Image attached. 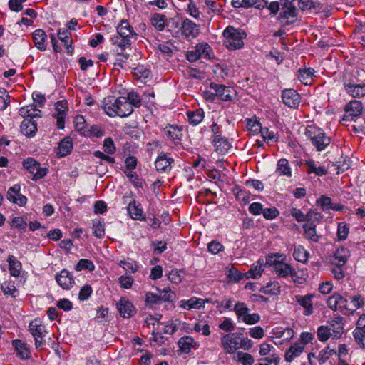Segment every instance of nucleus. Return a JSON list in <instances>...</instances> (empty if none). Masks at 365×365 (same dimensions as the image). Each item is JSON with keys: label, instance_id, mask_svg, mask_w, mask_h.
Instances as JSON below:
<instances>
[{"label": "nucleus", "instance_id": "obj_1", "mask_svg": "<svg viewBox=\"0 0 365 365\" xmlns=\"http://www.w3.org/2000/svg\"><path fill=\"white\" fill-rule=\"evenodd\" d=\"M118 35L111 38L113 44L118 46L121 49L129 47L132 43V39L136 38L138 34L129 22L123 19L117 27Z\"/></svg>", "mask_w": 365, "mask_h": 365}, {"label": "nucleus", "instance_id": "obj_2", "mask_svg": "<svg viewBox=\"0 0 365 365\" xmlns=\"http://www.w3.org/2000/svg\"><path fill=\"white\" fill-rule=\"evenodd\" d=\"M285 259L284 255L274 254L267 257L266 264L274 267V270L279 277L295 276V269L291 265L284 262Z\"/></svg>", "mask_w": 365, "mask_h": 365}, {"label": "nucleus", "instance_id": "obj_3", "mask_svg": "<svg viewBox=\"0 0 365 365\" xmlns=\"http://www.w3.org/2000/svg\"><path fill=\"white\" fill-rule=\"evenodd\" d=\"M246 35L242 29L228 26L223 31L224 45L229 49H240L244 46L243 39Z\"/></svg>", "mask_w": 365, "mask_h": 365}, {"label": "nucleus", "instance_id": "obj_4", "mask_svg": "<svg viewBox=\"0 0 365 365\" xmlns=\"http://www.w3.org/2000/svg\"><path fill=\"white\" fill-rule=\"evenodd\" d=\"M305 135L311 140L317 151L324 150L331 143V138L322 129L312 125L307 127Z\"/></svg>", "mask_w": 365, "mask_h": 365}, {"label": "nucleus", "instance_id": "obj_5", "mask_svg": "<svg viewBox=\"0 0 365 365\" xmlns=\"http://www.w3.org/2000/svg\"><path fill=\"white\" fill-rule=\"evenodd\" d=\"M329 308L334 311H339L344 314H353L354 310L347 307V300L339 294H334L327 299Z\"/></svg>", "mask_w": 365, "mask_h": 365}, {"label": "nucleus", "instance_id": "obj_6", "mask_svg": "<svg viewBox=\"0 0 365 365\" xmlns=\"http://www.w3.org/2000/svg\"><path fill=\"white\" fill-rule=\"evenodd\" d=\"M23 166L33 175V180L43 178L48 172L47 168L41 167L40 163L32 158L25 159L23 161Z\"/></svg>", "mask_w": 365, "mask_h": 365}, {"label": "nucleus", "instance_id": "obj_7", "mask_svg": "<svg viewBox=\"0 0 365 365\" xmlns=\"http://www.w3.org/2000/svg\"><path fill=\"white\" fill-rule=\"evenodd\" d=\"M298 15L297 7L291 1H284L282 11L278 16L279 20H285L284 25H290L296 22Z\"/></svg>", "mask_w": 365, "mask_h": 365}, {"label": "nucleus", "instance_id": "obj_8", "mask_svg": "<svg viewBox=\"0 0 365 365\" xmlns=\"http://www.w3.org/2000/svg\"><path fill=\"white\" fill-rule=\"evenodd\" d=\"M343 86L345 91L354 98L365 96V83H356L353 79L343 78Z\"/></svg>", "mask_w": 365, "mask_h": 365}, {"label": "nucleus", "instance_id": "obj_9", "mask_svg": "<svg viewBox=\"0 0 365 365\" xmlns=\"http://www.w3.org/2000/svg\"><path fill=\"white\" fill-rule=\"evenodd\" d=\"M363 105L360 101L352 100L347 103L344 108L345 114L341 118V123L345 125L344 122L353 120L354 118L359 117L361 115Z\"/></svg>", "mask_w": 365, "mask_h": 365}, {"label": "nucleus", "instance_id": "obj_10", "mask_svg": "<svg viewBox=\"0 0 365 365\" xmlns=\"http://www.w3.org/2000/svg\"><path fill=\"white\" fill-rule=\"evenodd\" d=\"M212 56V48L207 43L197 44L194 50L187 52L186 58L190 62H194L200 58L209 59Z\"/></svg>", "mask_w": 365, "mask_h": 365}, {"label": "nucleus", "instance_id": "obj_11", "mask_svg": "<svg viewBox=\"0 0 365 365\" xmlns=\"http://www.w3.org/2000/svg\"><path fill=\"white\" fill-rule=\"evenodd\" d=\"M221 343L224 350L229 354H233L236 350L240 349V337L237 336L235 333L223 336Z\"/></svg>", "mask_w": 365, "mask_h": 365}, {"label": "nucleus", "instance_id": "obj_12", "mask_svg": "<svg viewBox=\"0 0 365 365\" xmlns=\"http://www.w3.org/2000/svg\"><path fill=\"white\" fill-rule=\"evenodd\" d=\"M282 99L286 106L294 108H297L301 102L299 94L292 88L286 89L282 91Z\"/></svg>", "mask_w": 365, "mask_h": 365}, {"label": "nucleus", "instance_id": "obj_13", "mask_svg": "<svg viewBox=\"0 0 365 365\" xmlns=\"http://www.w3.org/2000/svg\"><path fill=\"white\" fill-rule=\"evenodd\" d=\"M164 134L174 145L180 144L182 137V128L175 125H168L163 128Z\"/></svg>", "mask_w": 365, "mask_h": 365}, {"label": "nucleus", "instance_id": "obj_14", "mask_svg": "<svg viewBox=\"0 0 365 365\" xmlns=\"http://www.w3.org/2000/svg\"><path fill=\"white\" fill-rule=\"evenodd\" d=\"M117 309L123 318H129L136 313L133 303L125 297H122L117 303Z\"/></svg>", "mask_w": 365, "mask_h": 365}, {"label": "nucleus", "instance_id": "obj_15", "mask_svg": "<svg viewBox=\"0 0 365 365\" xmlns=\"http://www.w3.org/2000/svg\"><path fill=\"white\" fill-rule=\"evenodd\" d=\"M313 294H308L306 295H295L294 300L304 308V314L309 316L314 312V307L312 303Z\"/></svg>", "mask_w": 365, "mask_h": 365}, {"label": "nucleus", "instance_id": "obj_16", "mask_svg": "<svg viewBox=\"0 0 365 365\" xmlns=\"http://www.w3.org/2000/svg\"><path fill=\"white\" fill-rule=\"evenodd\" d=\"M349 257V250L344 247H340L330 256L329 261L332 265H345Z\"/></svg>", "mask_w": 365, "mask_h": 365}, {"label": "nucleus", "instance_id": "obj_17", "mask_svg": "<svg viewBox=\"0 0 365 365\" xmlns=\"http://www.w3.org/2000/svg\"><path fill=\"white\" fill-rule=\"evenodd\" d=\"M7 199L19 206L25 205L27 201L26 197L20 193V186L19 185H14L9 189Z\"/></svg>", "mask_w": 365, "mask_h": 365}, {"label": "nucleus", "instance_id": "obj_18", "mask_svg": "<svg viewBox=\"0 0 365 365\" xmlns=\"http://www.w3.org/2000/svg\"><path fill=\"white\" fill-rule=\"evenodd\" d=\"M210 88L215 91V96L222 101H232V89L230 87H226L224 85L211 83Z\"/></svg>", "mask_w": 365, "mask_h": 365}, {"label": "nucleus", "instance_id": "obj_19", "mask_svg": "<svg viewBox=\"0 0 365 365\" xmlns=\"http://www.w3.org/2000/svg\"><path fill=\"white\" fill-rule=\"evenodd\" d=\"M181 31L186 38H194L199 34V28L196 24L187 19L182 23Z\"/></svg>", "mask_w": 365, "mask_h": 365}, {"label": "nucleus", "instance_id": "obj_20", "mask_svg": "<svg viewBox=\"0 0 365 365\" xmlns=\"http://www.w3.org/2000/svg\"><path fill=\"white\" fill-rule=\"evenodd\" d=\"M173 162L174 160L172 158L168 157L165 153L162 152L158 156L155 165L158 171L167 173L171 170Z\"/></svg>", "mask_w": 365, "mask_h": 365}, {"label": "nucleus", "instance_id": "obj_21", "mask_svg": "<svg viewBox=\"0 0 365 365\" xmlns=\"http://www.w3.org/2000/svg\"><path fill=\"white\" fill-rule=\"evenodd\" d=\"M304 351L303 342H296L292 344L284 353V360L288 362H292L296 358L299 357Z\"/></svg>", "mask_w": 365, "mask_h": 365}, {"label": "nucleus", "instance_id": "obj_22", "mask_svg": "<svg viewBox=\"0 0 365 365\" xmlns=\"http://www.w3.org/2000/svg\"><path fill=\"white\" fill-rule=\"evenodd\" d=\"M118 98H115L113 96H108L103 101V108L104 111L110 117L116 116V113L118 110Z\"/></svg>", "mask_w": 365, "mask_h": 365}, {"label": "nucleus", "instance_id": "obj_23", "mask_svg": "<svg viewBox=\"0 0 365 365\" xmlns=\"http://www.w3.org/2000/svg\"><path fill=\"white\" fill-rule=\"evenodd\" d=\"M58 284L63 289H69L74 284V279L68 271L63 269L56 276Z\"/></svg>", "mask_w": 365, "mask_h": 365}, {"label": "nucleus", "instance_id": "obj_24", "mask_svg": "<svg viewBox=\"0 0 365 365\" xmlns=\"http://www.w3.org/2000/svg\"><path fill=\"white\" fill-rule=\"evenodd\" d=\"M29 331L35 339L36 346H41L44 342L43 335V327L38 324L36 321L31 322L29 324Z\"/></svg>", "mask_w": 365, "mask_h": 365}, {"label": "nucleus", "instance_id": "obj_25", "mask_svg": "<svg viewBox=\"0 0 365 365\" xmlns=\"http://www.w3.org/2000/svg\"><path fill=\"white\" fill-rule=\"evenodd\" d=\"M130 216L135 220H145V214L140 207V203L133 200L130 202L127 207Z\"/></svg>", "mask_w": 365, "mask_h": 365}, {"label": "nucleus", "instance_id": "obj_26", "mask_svg": "<svg viewBox=\"0 0 365 365\" xmlns=\"http://www.w3.org/2000/svg\"><path fill=\"white\" fill-rule=\"evenodd\" d=\"M118 101L119 108L116 115L122 118L127 117L133 112V108L130 106V102L125 97L118 98Z\"/></svg>", "mask_w": 365, "mask_h": 365}, {"label": "nucleus", "instance_id": "obj_27", "mask_svg": "<svg viewBox=\"0 0 365 365\" xmlns=\"http://www.w3.org/2000/svg\"><path fill=\"white\" fill-rule=\"evenodd\" d=\"M12 345L19 358L27 359L30 357V351L26 343L20 339H15L12 341Z\"/></svg>", "mask_w": 365, "mask_h": 365}, {"label": "nucleus", "instance_id": "obj_28", "mask_svg": "<svg viewBox=\"0 0 365 365\" xmlns=\"http://www.w3.org/2000/svg\"><path fill=\"white\" fill-rule=\"evenodd\" d=\"M20 130L24 135L33 137L37 132V125L31 119H25L21 124Z\"/></svg>", "mask_w": 365, "mask_h": 365}, {"label": "nucleus", "instance_id": "obj_29", "mask_svg": "<svg viewBox=\"0 0 365 365\" xmlns=\"http://www.w3.org/2000/svg\"><path fill=\"white\" fill-rule=\"evenodd\" d=\"M47 35L42 29H36L33 34V40L35 46L40 51H44L46 48V40Z\"/></svg>", "mask_w": 365, "mask_h": 365}, {"label": "nucleus", "instance_id": "obj_30", "mask_svg": "<svg viewBox=\"0 0 365 365\" xmlns=\"http://www.w3.org/2000/svg\"><path fill=\"white\" fill-rule=\"evenodd\" d=\"M73 150V140L70 137L63 138L58 145L57 154L60 157H64Z\"/></svg>", "mask_w": 365, "mask_h": 365}, {"label": "nucleus", "instance_id": "obj_31", "mask_svg": "<svg viewBox=\"0 0 365 365\" xmlns=\"http://www.w3.org/2000/svg\"><path fill=\"white\" fill-rule=\"evenodd\" d=\"M276 173L279 175H284L288 178L292 176L291 168L289 161L285 158H281L278 160Z\"/></svg>", "mask_w": 365, "mask_h": 365}, {"label": "nucleus", "instance_id": "obj_32", "mask_svg": "<svg viewBox=\"0 0 365 365\" xmlns=\"http://www.w3.org/2000/svg\"><path fill=\"white\" fill-rule=\"evenodd\" d=\"M263 271V264L260 262V261H257L256 263L252 265L249 271L244 273V277L245 279L258 278L262 275Z\"/></svg>", "mask_w": 365, "mask_h": 365}, {"label": "nucleus", "instance_id": "obj_33", "mask_svg": "<svg viewBox=\"0 0 365 365\" xmlns=\"http://www.w3.org/2000/svg\"><path fill=\"white\" fill-rule=\"evenodd\" d=\"M7 261L11 275L14 277L19 276L22 267L21 263L14 255H9Z\"/></svg>", "mask_w": 365, "mask_h": 365}, {"label": "nucleus", "instance_id": "obj_34", "mask_svg": "<svg viewBox=\"0 0 365 365\" xmlns=\"http://www.w3.org/2000/svg\"><path fill=\"white\" fill-rule=\"evenodd\" d=\"M213 143L216 150L220 153H225L230 148V144L227 139L222 138L221 135L214 136Z\"/></svg>", "mask_w": 365, "mask_h": 365}, {"label": "nucleus", "instance_id": "obj_35", "mask_svg": "<svg viewBox=\"0 0 365 365\" xmlns=\"http://www.w3.org/2000/svg\"><path fill=\"white\" fill-rule=\"evenodd\" d=\"M133 75L136 79L143 81L150 76V71L144 66L139 65L133 68Z\"/></svg>", "mask_w": 365, "mask_h": 365}, {"label": "nucleus", "instance_id": "obj_36", "mask_svg": "<svg viewBox=\"0 0 365 365\" xmlns=\"http://www.w3.org/2000/svg\"><path fill=\"white\" fill-rule=\"evenodd\" d=\"M41 110H38L35 108L34 106L31 105L26 107H22L19 110L20 115L24 117H29L31 118H39L41 117L40 115Z\"/></svg>", "mask_w": 365, "mask_h": 365}, {"label": "nucleus", "instance_id": "obj_37", "mask_svg": "<svg viewBox=\"0 0 365 365\" xmlns=\"http://www.w3.org/2000/svg\"><path fill=\"white\" fill-rule=\"evenodd\" d=\"M165 15L161 14H155L150 19L151 24L158 31H162L165 29L166 21Z\"/></svg>", "mask_w": 365, "mask_h": 365}, {"label": "nucleus", "instance_id": "obj_38", "mask_svg": "<svg viewBox=\"0 0 365 365\" xmlns=\"http://www.w3.org/2000/svg\"><path fill=\"white\" fill-rule=\"evenodd\" d=\"M71 32L68 30H63L59 29L58 36L59 39L64 43V46L67 49L68 53H72L73 51V48L70 46L71 43Z\"/></svg>", "mask_w": 365, "mask_h": 365}, {"label": "nucleus", "instance_id": "obj_39", "mask_svg": "<svg viewBox=\"0 0 365 365\" xmlns=\"http://www.w3.org/2000/svg\"><path fill=\"white\" fill-rule=\"evenodd\" d=\"M303 228L307 239L313 242H318L319 237L316 232V225L305 223L303 225Z\"/></svg>", "mask_w": 365, "mask_h": 365}, {"label": "nucleus", "instance_id": "obj_40", "mask_svg": "<svg viewBox=\"0 0 365 365\" xmlns=\"http://www.w3.org/2000/svg\"><path fill=\"white\" fill-rule=\"evenodd\" d=\"M187 115L189 123L193 125H197L202 120L204 112L202 109H198L195 111H188Z\"/></svg>", "mask_w": 365, "mask_h": 365}, {"label": "nucleus", "instance_id": "obj_41", "mask_svg": "<svg viewBox=\"0 0 365 365\" xmlns=\"http://www.w3.org/2000/svg\"><path fill=\"white\" fill-rule=\"evenodd\" d=\"M293 257L297 261L305 263L308 260L309 253L302 246L298 245L294 250Z\"/></svg>", "mask_w": 365, "mask_h": 365}, {"label": "nucleus", "instance_id": "obj_42", "mask_svg": "<svg viewBox=\"0 0 365 365\" xmlns=\"http://www.w3.org/2000/svg\"><path fill=\"white\" fill-rule=\"evenodd\" d=\"M314 73L310 68L299 69L298 71V78L304 85L312 83Z\"/></svg>", "mask_w": 365, "mask_h": 365}, {"label": "nucleus", "instance_id": "obj_43", "mask_svg": "<svg viewBox=\"0 0 365 365\" xmlns=\"http://www.w3.org/2000/svg\"><path fill=\"white\" fill-rule=\"evenodd\" d=\"M247 129L250 132V133L252 135H257L260 133L262 130V125L257 118H249L246 120Z\"/></svg>", "mask_w": 365, "mask_h": 365}, {"label": "nucleus", "instance_id": "obj_44", "mask_svg": "<svg viewBox=\"0 0 365 365\" xmlns=\"http://www.w3.org/2000/svg\"><path fill=\"white\" fill-rule=\"evenodd\" d=\"M260 292L270 295H278L280 293L279 285L277 282H270L267 286L260 289Z\"/></svg>", "mask_w": 365, "mask_h": 365}, {"label": "nucleus", "instance_id": "obj_45", "mask_svg": "<svg viewBox=\"0 0 365 365\" xmlns=\"http://www.w3.org/2000/svg\"><path fill=\"white\" fill-rule=\"evenodd\" d=\"M195 344V340L191 336H184L179 339L178 345L182 351L188 353Z\"/></svg>", "mask_w": 365, "mask_h": 365}, {"label": "nucleus", "instance_id": "obj_46", "mask_svg": "<svg viewBox=\"0 0 365 365\" xmlns=\"http://www.w3.org/2000/svg\"><path fill=\"white\" fill-rule=\"evenodd\" d=\"M343 318L340 316L335 317L334 319L331 320L330 324V331L331 330L333 332L336 333V335H340L342 334L344 327H343Z\"/></svg>", "mask_w": 365, "mask_h": 365}, {"label": "nucleus", "instance_id": "obj_47", "mask_svg": "<svg viewBox=\"0 0 365 365\" xmlns=\"http://www.w3.org/2000/svg\"><path fill=\"white\" fill-rule=\"evenodd\" d=\"M308 173H315L317 175L322 176L327 174L326 169L322 166H317L313 161H307L306 163Z\"/></svg>", "mask_w": 365, "mask_h": 365}, {"label": "nucleus", "instance_id": "obj_48", "mask_svg": "<svg viewBox=\"0 0 365 365\" xmlns=\"http://www.w3.org/2000/svg\"><path fill=\"white\" fill-rule=\"evenodd\" d=\"M73 123H74L75 128L78 132H79L83 135H86V132H87L86 122V120L83 116L80 115L76 116Z\"/></svg>", "mask_w": 365, "mask_h": 365}, {"label": "nucleus", "instance_id": "obj_49", "mask_svg": "<svg viewBox=\"0 0 365 365\" xmlns=\"http://www.w3.org/2000/svg\"><path fill=\"white\" fill-rule=\"evenodd\" d=\"M1 289L5 295H10L13 297H16L17 289L16 288L14 283L12 282H4L1 285Z\"/></svg>", "mask_w": 365, "mask_h": 365}, {"label": "nucleus", "instance_id": "obj_50", "mask_svg": "<svg viewBox=\"0 0 365 365\" xmlns=\"http://www.w3.org/2000/svg\"><path fill=\"white\" fill-rule=\"evenodd\" d=\"M95 269V266L92 261L86 259H81L76 265V270L81 271L83 269H88L93 271Z\"/></svg>", "mask_w": 365, "mask_h": 365}, {"label": "nucleus", "instance_id": "obj_51", "mask_svg": "<svg viewBox=\"0 0 365 365\" xmlns=\"http://www.w3.org/2000/svg\"><path fill=\"white\" fill-rule=\"evenodd\" d=\"M227 277L230 281L234 282H238L241 279H244V274L241 273L237 269L232 267L228 269Z\"/></svg>", "mask_w": 365, "mask_h": 365}, {"label": "nucleus", "instance_id": "obj_52", "mask_svg": "<svg viewBox=\"0 0 365 365\" xmlns=\"http://www.w3.org/2000/svg\"><path fill=\"white\" fill-rule=\"evenodd\" d=\"M93 233L98 238H101L105 235L104 225L100 220H96L93 224Z\"/></svg>", "mask_w": 365, "mask_h": 365}, {"label": "nucleus", "instance_id": "obj_53", "mask_svg": "<svg viewBox=\"0 0 365 365\" xmlns=\"http://www.w3.org/2000/svg\"><path fill=\"white\" fill-rule=\"evenodd\" d=\"M158 290L160 293L159 295H161V302L163 301L172 302L175 298V293L168 287L163 289L162 290L160 289H158Z\"/></svg>", "mask_w": 365, "mask_h": 365}, {"label": "nucleus", "instance_id": "obj_54", "mask_svg": "<svg viewBox=\"0 0 365 365\" xmlns=\"http://www.w3.org/2000/svg\"><path fill=\"white\" fill-rule=\"evenodd\" d=\"M306 223H309L312 225H316V223H319L322 219L321 215L314 210L309 211L306 214Z\"/></svg>", "mask_w": 365, "mask_h": 365}, {"label": "nucleus", "instance_id": "obj_55", "mask_svg": "<svg viewBox=\"0 0 365 365\" xmlns=\"http://www.w3.org/2000/svg\"><path fill=\"white\" fill-rule=\"evenodd\" d=\"M145 303L148 306H153L161 303V295L152 292L146 293Z\"/></svg>", "mask_w": 365, "mask_h": 365}, {"label": "nucleus", "instance_id": "obj_56", "mask_svg": "<svg viewBox=\"0 0 365 365\" xmlns=\"http://www.w3.org/2000/svg\"><path fill=\"white\" fill-rule=\"evenodd\" d=\"M353 334L357 344L365 347V329L356 328Z\"/></svg>", "mask_w": 365, "mask_h": 365}, {"label": "nucleus", "instance_id": "obj_57", "mask_svg": "<svg viewBox=\"0 0 365 365\" xmlns=\"http://www.w3.org/2000/svg\"><path fill=\"white\" fill-rule=\"evenodd\" d=\"M204 305V302L201 299L191 298L186 302V304L184 306L185 308L190 309L192 308L200 309Z\"/></svg>", "mask_w": 365, "mask_h": 365}, {"label": "nucleus", "instance_id": "obj_58", "mask_svg": "<svg viewBox=\"0 0 365 365\" xmlns=\"http://www.w3.org/2000/svg\"><path fill=\"white\" fill-rule=\"evenodd\" d=\"M267 4L265 0H247L245 8L255 7V9H262L267 6Z\"/></svg>", "mask_w": 365, "mask_h": 365}, {"label": "nucleus", "instance_id": "obj_59", "mask_svg": "<svg viewBox=\"0 0 365 365\" xmlns=\"http://www.w3.org/2000/svg\"><path fill=\"white\" fill-rule=\"evenodd\" d=\"M334 349L329 346L322 349L318 355V360L320 364H324L333 354Z\"/></svg>", "mask_w": 365, "mask_h": 365}, {"label": "nucleus", "instance_id": "obj_60", "mask_svg": "<svg viewBox=\"0 0 365 365\" xmlns=\"http://www.w3.org/2000/svg\"><path fill=\"white\" fill-rule=\"evenodd\" d=\"M183 272L182 270H178L176 269H172L168 274V279L175 284H179L181 282L182 277L181 274Z\"/></svg>", "mask_w": 365, "mask_h": 365}, {"label": "nucleus", "instance_id": "obj_61", "mask_svg": "<svg viewBox=\"0 0 365 365\" xmlns=\"http://www.w3.org/2000/svg\"><path fill=\"white\" fill-rule=\"evenodd\" d=\"M129 102H130V106L138 108L141 105V99L139 95L135 92H130L126 98Z\"/></svg>", "mask_w": 365, "mask_h": 365}, {"label": "nucleus", "instance_id": "obj_62", "mask_svg": "<svg viewBox=\"0 0 365 365\" xmlns=\"http://www.w3.org/2000/svg\"><path fill=\"white\" fill-rule=\"evenodd\" d=\"M104 151L108 154H113L115 150V146L114 142L111 138H107L105 139L103 143Z\"/></svg>", "mask_w": 365, "mask_h": 365}, {"label": "nucleus", "instance_id": "obj_63", "mask_svg": "<svg viewBox=\"0 0 365 365\" xmlns=\"http://www.w3.org/2000/svg\"><path fill=\"white\" fill-rule=\"evenodd\" d=\"M92 288L90 285L86 284L83 286L80 290L78 298L81 301L87 300L92 294Z\"/></svg>", "mask_w": 365, "mask_h": 365}, {"label": "nucleus", "instance_id": "obj_64", "mask_svg": "<svg viewBox=\"0 0 365 365\" xmlns=\"http://www.w3.org/2000/svg\"><path fill=\"white\" fill-rule=\"evenodd\" d=\"M239 361L243 364V365H252L254 363V358L253 356L248 354V353H242L239 352Z\"/></svg>", "mask_w": 365, "mask_h": 365}]
</instances>
